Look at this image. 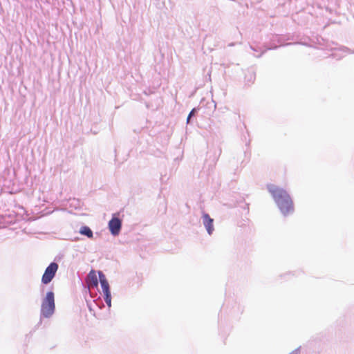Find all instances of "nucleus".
<instances>
[{
	"instance_id": "1a4fd4ad",
	"label": "nucleus",
	"mask_w": 354,
	"mask_h": 354,
	"mask_svg": "<svg viewBox=\"0 0 354 354\" xmlns=\"http://www.w3.org/2000/svg\"><path fill=\"white\" fill-rule=\"evenodd\" d=\"M256 79L255 73L253 71H248L245 73V82L246 84H253Z\"/></svg>"
},
{
	"instance_id": "dca6fc26",
	"label": "nucleus",
	"mask_w": 354,
	"mask_h": 354,
	"mask_svg": "<svg viewBox=\"0 0 354 354\" xmlns=\"http://www.w3.org/2000/svg\"><path fill=\"white\" fill-rule=\"evenodd\" d=\"M250 48H251L252 50H254V51H257V50L254 47H253L252 46H250Z\"/></svg>"
},
{
	"instance_id": "f3484780",
	"label": "nucleus",
	"mask_w": 354,
	"mask_h": 354,
	"mask_svg": "<svg viewBox=\"0 0 354 354\" xmlns=\"http://www.w3.org/2000/svg\"><path fill=\"white\" fill-rule=\"evenodd\" d=\"M266 50L263 51L261 54L257 55V57H261V55L265 53Z\"/></svg>"
},
{
	"instance_id": "6e6552de",
	"label": "nucleus",
	"mask_w": 354,
	"mask_h": 354,
	"mask_svg": "<svg viewBox=\"0 0 354 354\" xmlns=\"http://www.w3.org/2000/svg\"><path fill=\"white\" fill-rule=\"evenodd\" d=\"M199 111V108L194 107L193 108L189 113L188 114V116L187 118V125H192L194 124V118L196 117L198 112Z\"/></svg>"
},
{
	"instance_id": "2eb2a0df",
	"label": "nucleus",
	"mask_w": 354,
	"mask_h": 354,
	"mask_svg": "<svg viewBox=\"0 0 354 354\" xmlns=\"http://www.w3.org/2000/svg\"><path fill=\"white\" fill-rule=\"evenodd\" d=\"M235 45V43L234 42H232V43H230L228 44V46H234Z\"/></svg>"
},
{
	"instance_id": "6ab92c4d",
	"label": "nucleus",
	"mask_w": 354,
	"mask_h": 354,
	"mask_svg": "<svg viewBox=\"0 0 354 354\" xmlns=\"http://www.w3.org/2000/svg\"><path fill=\"white\" fill-rule=\"evenodd\" d=\"M88 307L89 311L91 312L93 310L92 307L90 305H88Z\"/></svg>"
},
{
	"instance_id": "f8f14e48",
	"label": "nucleus",
	"mask_w": 354,
	"mask_h": 354,
	"mask_svg": "<svg viewBox=\"0 0 354 354\" xmlns=\"http://www.w3.org/2000/svg\"><path fill=\"white\" fill-rule=\"evenodd\" d=\"M300 349H301V347H299V348L295 349L294 351H291L290 353H289V354H298V353L300 351Z\"/></svg>"
},
{
	"instance_id": "39448f33",
	"label": "nucleus",
	"mask_w": 354,
	"mask_h": 354,
	"mask_svg": "<svg viewBox=\"0 0 354 354\" xmlns=\"http://www.w3.org/2000/svg\"><path fill=\"white\" fill-rule=\"evenodd\" d=\"M202 219L207 234L209 235L212 234L214 231V219L207 213L204 212H203Z\"/></svg>"
},
{
	"instance_id": "9b49d317",
	"label": "nucleus",
	"mask_w": 354,
	"mask_h": 354,
	"mask_svg": "<svg viewBox=\"0 0 354 354\" xmlns=\"http://www.w3.org/2000/svg\"><path fill=\"white\" fill-rule=\"evenodd\" d=\"M98 275H99V279H98V281L99 282L101 283H106V282H109L105 274L103 273L102 271H98Z\"/></svg>"
},
{
	"instance_id": "0eeeda50",
	"label": "nucleus",
	"mask_w": 354,
	"mask_h": 354,
	"mask_svg": "<svg viewBox=\"0 0 354 354\" xmlns=\"http://www.w3.org/2000/svg\"><path fill=\"white\" fill-rule=\"evenodd\" d=\"M79 233L88 239H93V232L92 230L87 225H82L80 228Z\"/></svg>"
},
{
	"instance_id": "a211bd4d",
	"label": "nucleus",
	"mask_w": 354,
	"mask_h": 354,
	"mask_svg": "<svg viewBox=\"0 0 354 354\" xmlns=\"http://www.w3.org/2000/svg\"><path fill=\"white\" fill-rule=\"evenodd\" d=\"M277 48V46H273V47H270L268 49V50H272V49H276Z\"/></svg>"
},
{
	"instance_id": "4468645a",
	"label": "nucleus",
	"mask_w": 354,
	"mask_h": 354,
	"mask_svg": "<svg viewBox=\"0 0 354 354\" xmlns=\"http://www.w3.org/2000/svg\"><path fill=\"white\" fill-rule=\"evenodd\" d=\"M80 239L79 237H75L73 239H72L73 241H79Z\"/></svg>"
},
{
	"instance_id": "9d476101",
	"label": "nucleus",
	"mask_w": 354,
	"mask_h": 354,
	"mask_svg": "<svg viewBox=\"0 0 354 354\" xmlns=\"http://www.w3.org/2000/svg\"><path fill=\"white\" fill-rule=\"evenodd\" d=\"M89 277L91 278V282L93 283V285L95 286V287H97L98 284H99V281H98V279L95 274V272L92 270L90 272H89Z\"/></svg>"
},
{
	"instance_id": "f03ea898",
	"label": "nucleus",
	"mask_w": 354,
	"mask_h": 354,
	"mask_svg": "<svg viewBox=\"0 0 354 354\" xmlns=\"http://www.w3.org/2000/svg\"><path fill=\"white\" fill-rule=\"evenodd\" d=\"M55 312V293L53 290L46 292L45 297L42 299L40 310V320L35 328L38 327L42 323V318H50Z\"/></svg>"
},
{
	"instance_id": "423d86ee",
	"label": "nucleus",
	"mask_w": 354,
	"mask_h": 354,
	"mask_svg": "<svg viewBox=\"0 0 354 354\" xmlns=\"http://www.w3.org/2000/svg\"><path fill=\"white\" fill-rule=\"evenodd\" d=\"M101 288L103 292V297L105 303L109 308L111 306V294L109 282L101 283Z\"/></svg>"
},
{
	"instance_id": "7ed1b4c3",
	"label": "nucleus",
	"mask_w": 354,
	"mask_h": 354,
	"mask_svg": "<svg viewBox=\"0 0 354 354\" xmlns=\"http://www.w3.org/2000/svg\"><path fill=\"white\" fill-rule=\"evenodd\" d=\"M118 214H113L108 223V228L111 235L118 236L122 227V221L118 216Z\"/></svg>"
},
{
	"instance_id": "aec40b11",
	"label": "nucleus",
	"mask_w": 354,
	"mask_h": 354,
	"mask_svg": "<svg viewBox=\"0 0 354 354\" xmlns=\"http://www.w3.org/2000/svg\"><path fill=\"white\" fill-rule=\"evenodd\" d=\"M289 44H287L286 45H288ZM285 44H281V46H284Z\"/></svg>"
},
{
	"instance_id": "20e7f679",
	"label": "nucleus",
	"mask_w": 354,
	"mask_h": 354,
	"mask_svg": "<svg viewBox=\"0 0 354 354\" xmlns=\"http://www.w3.org/2000/svg\"><path fill=\"white\" fill-rule=\"evenodd\" d=\"M59 266L55 262H51L46 268L42 277L41 283L43 284H48L55 277Z\"/></svg>"
},
{
	"instance_id": "f257e3e1",
	"label": "nucleus",
	"mask_w": 354,
	"mask_h": 354,
	"mask_svg": "<svg viewBox=\"0 0 354 354\" xmlns=\"http://www.w3.org/2000/svg\"><path fill=\"white\" fill-rule=\"evenodd\" d=\"M267 189L284 216L294 212L293 201L286 190L273 184L267 185Z\"/></svg>"
},
{
	"instance_id": "ddd939ff",
	"label": "nucleus",
	"mask_w": 354,
	"mask_h": 354,
	"mask_svg": "<svg viewBox=\"0 0 354 354\" xmlns=\"http://www.w3.org/2000/svg\"><path fill=\"white\" fill-rule=\"evenodd\" d=\"M243 208L248 212V210H249V205L248 204H245Z\"/></svg>"
}]
</instances>
